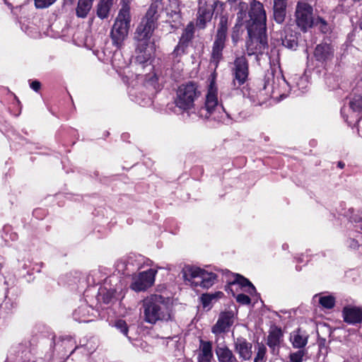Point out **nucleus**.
I'll return each instance as SVG.
<instances>
[{"instance_id": "obj_1", "label": "nucleus", "mask_w": 362, "mask_h": 362, "mask_svg": "<svg viewBox=\"0 0 362 362\" xmlns=\"http://www.w3.org/2000/svg\"><path fill=\"white\" fill-rule=\"evenodd\" d=\"M250 17V20L247 24L249 36V40L247 41V54L249 55L261 54L267 46V16L262 3L257 1L251 3Z\"/></svg>"}, {"instance_id": "obj_2", "label": "nucleus", "mask_w": 362, "mask_h": 362, "mask_svg": "<svg viewBox=\"0 0 362 362\" xmlns=\"http://www.w3.org/2000/svg\"><path fill=\"white\" fill-rule=\"evenodd\" d=\"M172 308L168 298L160 295H151L143 303L144 320L150 324L171 320L173 317Z\"/></svg>"}, {"instance_id": "obj_3", "label": "nucleus", "mask_w": 362, "mask_h": 362, "mask_svg": "<svg viewBox=\"0 0 362 362\" xmlns=\"http://www.w3.org/2000/svg\"><path fill=\"white\" fill-rule=\"evenodd\" d=\"M156 27L155 25L141 21L134 33V38L136 42V61L141 64L148 62L151 58L153 47L150 46L149 42Z\"/></svg>"}, {"instance_id": "obj_4", "label": "nucleus", "mask_w": 362, "mask_h": 362, "mask_svg": "<svg viewBox=\"0 0 362 362\" xmlns=\"http://www.w3.org/2000/svg\"><path fill=\"white\" fill-rule=\"evenodd\" d=\"M131 18L129 2L124 1L110 31L112 45L118 49L122 47L128 36Z\"/></svg>"}, {"instance_id": "obj_5", "label": "nucleus", "mask_w": 362, "mask_h": 362, "mask_svg": "<svg viewBox=\"0 0 362 362\" xmlns=\"http://www.w3.org/2000/svg\"><path fill=\"white\" fill-rule=\"evenodd\" d=\"M217 94L218 89L213 79L208 88L204 105L198 111V115L200 117L204 119L211 118L214 120H218L222 117V116L217 115V113L220 114L221 113V111H224L223 108L218 104Z\"/></svg>"}, {"instance_id": "obj_6", "label": "nucleus", "mask_w": 362, "mask_h": 362, "mask_svg": "<svg viewBox=\"0 0 362 362\" xmlns=\"http://www.w3.org/2000/svg\"><path fill=\"white\" fill-rule=\"evenodd\" d=\"M200 95L201 92L195 83H183L178 87L176 91L175 104L178 108L188 111L194 107V101Z\"/></svg>"}, {"instance_id": "obj_7", "label": "nucleus", "mask_w": 362, "mask_h": 362, "mask_svg": "<svg viewBox=\"0 0 362 362\" xmlns=\"http://www.w3.org/2000/svg\"><path fill=\"white\" fill-rule=\"evenodd\" d=\"M183 278L194 287L201 286L205 288L211 287L215 282L216 275L209 273L198 267L186 266L182 269Z\"/></svg>"}, {"instance_id": "obj_8", "label": "nucleus", "mask_w": 362, "mask_h": 362, "mask_svg": "<svg viewBox=\"0 0 362 362\" xmlns=\"http://www.w3.org/2000/svg\"><path fill=\"white\" fill-rule=\"evenodd\" d=\"M228 17L222 16L220 18L217 33L213 44L211 63L216 67L222 59V52L225 47V42L228 31Z\"/></svg>"}, {"instance_id": "obj_9", "label": "nucleus", "mask_w": 362, "mask_h": 362, "mask_svg": "<svg viewBox=\"0 0 362 362\" xmlns=\"http://www.w3.org/2000/svg\"><path fill=\"white\" fill-rule=\"evenodd\" d=\"M295 23L296 26L303 33L315 26L313 8L311 5L305 1H298L296 6Z\"/></svg>"}, {"instance_id": "obj_10", "label": "nucleus", "mask_w": 362, "mask_h": 362, "mask_svg": "<svg viewBox=\"0 0 362 362\" xmlns=\"http://www.w3.org/2000/svg\"><path fill=\"white\" fill-rule=\"evenodd\" d=\"M157 271L149 269L132 276L130 288L136 292L143 291L151 287L155 281Z\"/></svg>"}, {"instance_id": "obj_11", "label": "nucleus", "mask_w": 362, "mask_h": 362, "mask_svg": "<svg viewBox=\"0 0 362 362\" xmlns=\"http://www.w3.org/2000/svg\"><path fill=\"white\" fill-rule=\"evenodd\" d=\"M232 74L235 87L238 88L245 83L248 77L249 69L248 62L244 56L235 59Z\"/></svg>"}, {"instance_id": "obj_12", "label": "nucleus", "mask_w": 362, "mask_h": 362, "mask_svg": "<svg viewBox=\"0 0 362 362\" xmlns=\"http://www.w3.org/2000/svg\"><path fill=\"white\" fill-rule=\"evenodd\" d=\"M214 13L211 0H199V9L197 18V26L204 29L208 22L211 20Z\"/></svg>"}, {"instance_id": "obj_13", "label": "nucleus", "mask_w": 362, "mask_h": 362, "mask_svg": "<svg viewBox=\"0 0 362 362\" xmlns=\"http://www.w3.org/2000/svg\"><path fill=\"white\" fill-rule=\"evenodd\" d=\"M284 341V333L280 327L272 326L267 336V345L271 349L273 354H277L281 344Z\"/></svg>"}, {"instance_id": "obj_14", "label": "nucleus", "mask_w": 362, "mask_h": 362, "mask_svg": "<svg viewBox=\"0 0 362 362\" xmlns=\"http://www.w3.org/2000/svg\"><path fill=\"white\" fill-rule=\"evenodd\" d=\"M252 344L243 337L237 338L234 341V349L243 361L250 360L252 356Z\"/></svg>"}, {"instance_id": "obj_15", "label": "nucleus", "mask_w": 362, "mask_h": 362, "mask_svg": "<svg viewBox=\"0 0 362 362\" xmlns=\"http://www.w3.org/2000/svg\"><path fill=\"white\" fill-rule=\"evenodd\" d=\"M344 322L355 325L362 322V308L356 306H346L342 310Z\"/></svg>"}, {"instance_id": "obj_16", "label": "nucleus", "mask_w": 362, "mask_h": 362, "mask_svg": "<svg viewBox=\"0 0 362 362\" xmlns=\"http://www.w3.org/2000/svg\"><path fill=\"white\" fill-rule=\"evenodd\" d=\"M233 323V320L231 313H222L219 316L216 323L213 326L211 331L216 335L226 332L228 331Z\"/></svg>"}, {"instance_id": "obj_17", "label": "nucleus", "mask_w": 362, "mask_h": 362, "mask_svg": "<svg viewBox=\"0 0 362 362\" xmlns=\"http://www.w3.org/2000/svg\"><path fill=\"white\" fill-rule=\"evenodd\" d=\"M333 55V49L328 44H320L315 47L314 56L319 62H324L330 60Z\"/></svg>"}, {"instance_id": "obj_18", "label": "nucleus", "mask_w": 362, "mask_h": 362, "mask_svg": "<svg viewBox=\"0 0 362 362\" xmlns=\"http://www.w3.org/2000/svg\"><path fill=\"white\" fill-rule=\"evenodd\" d=\"M218 362H239L233 351L226 345H217L215 349Z\"/></svg>"}, {"instance_id": "obj_19", "label": "nucleus", "mask_w": 362, "mask_h": 362, "mask_svg": "<svg viewBox=\"0 0 362 362\" xmlns=\"http://www.w3.org/2000/svg\"><path fill=\"white\" fill-rule=\"evenodd\" d=\"M286 0H274V19L277 23H282L286 15Z\"/></svg>"}, {"instance_id": "obj_20", "label": "nucleus", "mask_w": 362, "mask_h": 362, "mask_svg": "<svg viewBox=\"0 0 362 362\" xmlns=\"http://www.w3.org/2000/svg\"><path fill=\"white\" fill-rule=\"evenodd\" d=\"M160 1L156 0L151 3L147 10L144 18L142 20L143 21H145L151 25H155V26H156V22L159 16L158 10L160 8Z\"/></svg>"}, {"instance_id": "obj_21", "label": "nucleus", "mask_w": 362, "mask_h": 362, "mask_svg": "<svg viewBox=\"0 0 362 362\" xmlns=\"http://www.w3.org/2000/svg\"><path fill=\"white\" fill-rule=\"evenodd\" d=\"M229 284L230 286L239 284L245 292H247L250 294L254 293L256 291L252 283L240 274H235L234 279L230 282Z\"/></svg>"}, {"instance_id": "obj_22", "label": "nucleus", "mask_w": 362, "mask_h": 362, "mask_svg": "<svg viewBox=\"0 0 362 362\" xmlns=\"http://www.w3.org/2000/svg\"><path fill=\"white\" fill-rule=\"evenodd\" d=\"M308 337L298 329L291 334L290 341L295 349H302L308 344Z\"/></svg>"}, {"instance_id": "obj_23", "label": "nucleus", "mask_w": 362, "mask_h": 362, "mask_svg": "<svg viewBox=\"0 0 362 362\" xmlns=\"http://www.w3.org/2000/svg\"><path fill=\"white\" fill-rule=\"evenodd\" d=\"M201 354L199 355L200 362H210L213 358L212 344L210 341H200Z\"/></svg>"}, {"instance_id": "obj_24", "label": "nucleus", "mask_w": 362, "mask_h": 362, "mask_svg": "<svg viewBox=\"0 0 362 362\" xmlns=\"http://www.w3.org/2000/svg\"><path fill=\"white\" fill-rule=\"evenodd\" d=\"M94 0H78L76 7V16L84 18L90 11Z\"/></svg>"}, {"instance_id": "obj_25", "label": "nucleus", "mask_w": 362, "mask_h": 362, "mask_svg": "<svg viewBox=\"0 0 362 362\" xmlns=\"http://www.w3.org/2000/svg\"><path fill=\"white\" fill-rule=\"evenodd\" d=\"M112 3L113 2L107 0H100L97 6V16L101 19L107 18L109 16Z\"/></svg>"}, {"instance_id": "obj_26", "label": "nucleus", "mask_w": 362, "mask_h": 362, "mask_svg": "<svg viewBox=\"0 0 362 362\" xmlns=\"http://www.w3.org/2000/svg\"><path fill=\"white\" fill-rule=\"evenodd\" d=\"M238 13H237V22L240 23L244 24V23L247 24V22L250 20V17L249 16V20H245L247 18V11L248 9L247 4L245 2H240L237 6ZM250 11L249 12V13Z\"/></svg>"}, {"instance_id": "obj_27", "label": "nucleus", "mask_w": 362, "mask_h": 362, "mask_svg": "<svg viewBox=\"0 0 362 362\" xmlns=\"http://www.w3.org/2000/svg\"><path fill=\"white\" fill-rule=\"evenodd\" d=\"M194 34V25L193 22H190L185 28L180 40L188 44L189 42L193 38Z\"/></svg>"}, {"instance_id": "obj_28", "label": "nucleus", "mask_w": 362, "mask_h": 362, "mask_svg": "<svg viewBox=\"0 0 362 362\" xmlns=\"http://www.w3.org/2000/svg\"><path fill=\"white\" fill-rule=\"evenodd\" d=\"M349 106L354 112H361L362 111V96L361 95L354 96L349 102Z\"/></svg>"}, {"instance_id": "obj_29", "label": "nucleus", "mask_w": 362, "mask_h": 362, "mask_svg": "<svg viewBox=\"0 0 362 362\" xmlns=\"http://www.w3.org/2000/svg\"><path fill=\"white\" fill-rule=\"evenodd\" d=\"M305 354L306 351L304 349H300L297 351L291 352L288 356V362H303Z\"/></svg>"}, {"instance_id": "obj_30", "label": "nucleus", "mask_w": 362, "mask_h": 362, "mask_svg": "<svg viewBox=\"0 0 362 362\" xmlns=\"http://www.w3.org/2000/svg\"><path fill=\"white\" fill-rule=\"evenodd\" d=\"M320 304L327 309L332 308L334 305V298L331 296H322L320 298Z\"/></svg>"}, {"instance_id": "obj_31", "label": "nucleus", "mask_w": 362, "mask_h": 362, "mask_svg": "<svg viewBox=\"0 0 362 362\" xmlns=\"http://www.w3.org/2000/svg\"><path fill=\"white\" fill-rule=\"evenodd\" d=\"M187 43H185L182 41L179 42L178 45L175 48L173 52L172 53V55L174 58H177L183 54L185 53L186 49L187 47Z\"/></svg>"}, {"instance_id": "obj_32", "label": "nucleus", "mask_w": 362, "mask_h": 362, "mask_svg": "<svg viewBox=\"0 0 362 362\" xmlns=\"http://www.w3.org/2000/svg\"><path fill=\"white\" fill-rule=\"evenodd\" d=\"M315 25L319 26L321 31L324 33H326L329 30L327 23L320 16L315 18Z\"/></svg>"}, {"instance_id": "obj_33", "label": "nucleus", "mask_w": 362, "mask_h": 362, "mask_svg": "<svg viewBox=\"0 0 362 362\" xmlns=\"http://www.w3.org/2000/svg\"><path fill=\"white\" fill-rule=\"evenodd\" d=\"M266 352V347L263 344L259 345L257 353L255 358L254 362H262L264 360Z\"/></svg>"}, {"instance_id": "obj_34", "label": "nucleus", "mask_w": 362, "mask_h": 362, "mask_svg": "<svg viewBox=\"0 0 362 362\" xmlns=\"http://www.w3.org/2000/svg\"><path fill=\"white\" fill-rule=\"evenodd\" d=\"M243 25V23L236 22L235 26L233 28L231 37H232L233 42H235V43L238 42V40L240 37V30Z\"/></svg>"}, {"instance_id": "obj_35", "label": "nucleus", "mask_w": 362, "mask_h": 362, "mask_svg": "<svg viewBox=\"0 0 362 362\" xmlns=\"http://www.w3.org/2000/svg\"><path fill=\"white\" fill-rule=\"evenodd\" d=\"M57 0H35L37 8H45L53 4Z\"/></svg>"}, {"instance_id": "obj_36", "label": "nucleus", "mask_w": 362, "mask_h": 362, "mask_svg": "<svg viewBox=\"0 0 362 362\" xmlns=\"http://www.w3.org/2000/svg\"><path fill=\"white\" fill-rule=\"evenodd\" d=\"M115 327L118 329L124 335L127 336L128 333V327L127 323L124 320H118L115 323Z\"/></svg>"}, {"instance_id": "obj_37", "label": "nucleus", "mask_w": 362, "mask_h": 362, "mask_svg": "<svg viewBox=\"0 0 362 362\" xmlns=\"http://www.w3.org/2000/svg\"><path fill=\"white\" fill-rule=\"evenodd\" d=\"M216 297L215 295L214 294H203L201 297V300H202V304H203V306L204 308L207 307L209 305V304L211 303V300L213 299H214Z\"/></svg>"}, {"instance_id": "obj_38", "label": "nucleus", "mask_w": 362, "mask_h": 362, "mask_svg": "<svg viewBox=\"0 0 362 362\" xmlns=\"http://www.w3.org/2000/svg\"><path fill=\"white\" fill-rule=\"evenodd\" d=\"M236 300L240 303V304H243V305H248L250 303V298H249L248 296L245 295V294H243V293H240V294H238L237 296H236Z\"/></svg>"}, {"instance_id": "obj_39", "label": "nucleus", "mask_w": 362, "mask_h": 362, "mask_svg": "<svg viewBox=\"0 0 362 362\" xmlns=\"http://www.w3.org/2000/svg\"><path fill=\"white\" fill-rule=\"evenodd\" d=\"M298 79L299 82L296 83V86L298 87L299 89H304L306 87L307 81L303 77H296L294 80Z\"/></svg>"}, {"instance_id": "obj_40", "label": "nucleus", "mask_w": 362, "mask_h": 362, "mask_svg": "<svg viewBox=\"0 0 362 362\" xmlns=\"http://www.w3.org/2000/svg\"><path fill=\"white\" fill-rule=\"evenodd\" d=\"M282 45L288 48H293L296 45L295 40H288L286 38L281 39Z\"/></svg>"}, {"instance_id": "obj_41", "label": "nucleus", "mask_w": 362, "mask_h": 362, "mask_svg": "<svg viewBox=\"0 0 362 362\" xmlns=\"http://www.w3.org/2000/svg\"><path fill=\"white\" fill-rule=\"evenodd\" d=\"M351 219L354 222H362V211L357 214H354L351 216Z\"/></svg>"}, {"instance_id": "obj_42", "label": "nucleus", "mask_w": 362, "mask_h": 362, "mask_svg": "<svg viewBox=\"0 0 362 362\" xmlns=\"http://www.w3.org/2000/svg\"><path fill=\"white\" fill-rule=\"evenodd\" d=\"M30 88L35 91H38L41 87V84L38 81H34L30 83Z\"/></svg>"}, {"instance_id": "obj_43", "label": "nucleus", "mask_w": 362, "mask_h": 362, "mask_svg": "<svg viewBox=\"0 0 362 362\" xmlns=\"http://www.w3.org/2000/svg\"><path fill=\"white\" fill-rule=\"evenodd\" d=\"M351 246L354 247V248H356L358 247V242L354 240H351Z\"/></svg>"}, {"instance_id": "obj_44", "label": "nucleus", "mask_w": 362, "mask_h": 362, "mask_svg": "<svg viewBox=\"0 0 362 362\" xmlns=\"http://www.w3.org/2000/svg\"><path fill=\"white\" fill-rule=\"evenodd\" d=\"M251 100L255 104V105H261L262 103L259 100H256L255 98H253V96H250Z\"/></svg>"}, {"instance_id": "obj_45", "label": "nucleus", "mask_w": 362, "mask_h": 362, "mask_svg": "<svg viewBox=\"0 0 362 362\" xmlns=\"http://www.w3.org/2000/svg\"><path fill=\"white\" fill-rule=\"evenodd\" d=\"M358 25H359V28L362 30V15H361V17L360 18V20L358 22Z\"/></svg>"}, {"instance_id": "obj_46", "label": "nucleus", "mask_w": 362, "mask_h": 362, "mask_svg": "<svg viewBox=\"0 0 362 362\" xmlns=\"http://www.w3.org/2000/svg\"><path fill=\"white\" fill-rule=\"evenodd\" d=\"M338 166L340 168H343L344 166V163H341V162H339L338 163Z\"/></svg>"}, {"instance_id": "obj_47", "label": "nucleus", "mask_w": 362, "mask_h": 362, "mask_svg": "<svg viewBox=\"0 0 362 362\" xmlns=\"http://www.w3.org/2000/svg\"><path fill=\"white\" fill-rule=\"evenodd\" d=\"M228 1H229L230 3H234V2L237 1V0H228Z\"/></svg>"}, {"instance_id": "obj_48", "label": "nucleus", "mask_w": 362, "mask_h": 362, "mask_svg": "<svg viewBox=\"0 0 362 362\" xmlns=\"http://www.w3.org/2000/svg\"><path fill=\"white\" fill-rule=\"evenodd\" d=\"M175 16H177V18H180V15H179V13H175Z\"/></svg>"}, {"instance_id": "obj_49", "label": "nucleus", "mask_w": 362, "mask_h": 362, "mask_svg": "<svg viewBox=\"0 0 362 362\" xmlns=\"http://www.w3.org/2000/svg\"><path fill=\"white\" fill-rule=\"evenodd\" d=\"M77 312H78V311H77V310H76V311H75V313H74V316H75V317H76V315Z\"/></svg>"}, {"instance_id": "obj_50", "label": "nucleus", "mask_w": 362, "mask_h": 362, "mask_svg": "<svg viewBox=\"0 0 362 362\" xmlns=\"http://www.w3.org/2000/svg\"><path fill=\"white\" fill-rule=\"evenodd\" d=\"M361 230H362V226H361Z\"/></svg>"}]
</instances>
